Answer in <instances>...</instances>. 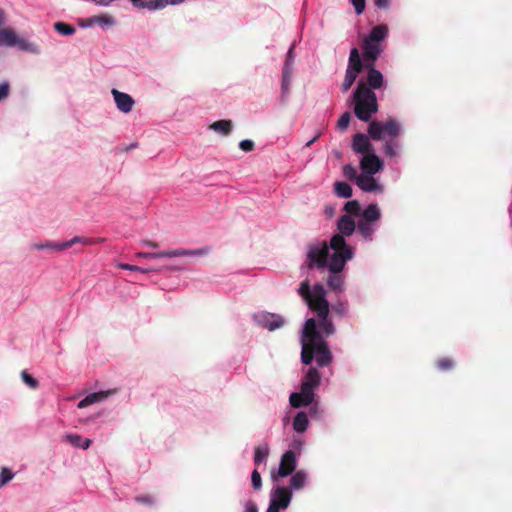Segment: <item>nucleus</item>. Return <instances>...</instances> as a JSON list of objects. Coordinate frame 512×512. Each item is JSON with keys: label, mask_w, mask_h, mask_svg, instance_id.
Instances as JSON below:
<instances>
[{"label": "nucleus", "mask_w": 512, "mask_h": 512, "mask_svg": "<svg viewBox=\"0 0 512 512\" xmlns=\"http://www.w3.org/2000/svg\"><path fill=\"white\" fill-rule=\"evenodd\" d=\"M268 447L257 446L254 449V462L256 465H259L268 455Z\"/></svg>", "instance_id": "nucleus-35"}, {"label": "nucleus", "mask_w": 512, "mask_h": 512, "mask_svg": "<svg viewBox=\"0 0 512 512\" xmlns=\"http://www.w3.org/2000/svg\"><path fill=\"white\" fill-rule=\"evenodd\" d=\"M17 42L16 33L9 28L0 29V45L12 47Z\"/></svg>", "instance_id": "nucleus-24"}, {"label": "nucleus", "mask_w": 512, "mask_h": 512, "mask_svg": "<svg viewBox=\"0 0 512 512\" xmlns=\"http://www.w3.org/2000/svg\"><path fill=\"white\" fill-rule=\"evenodd\" d=\"M92 241H94L93 245L100 244V243H103L105 241V238H92Z\"/></svg>", "instance_id": "nucleus-61"}, {"label": "nucleus", "mask_w": 512, "mask_h": 512, "mask_svg": "<svg viewBox=\"0 0 512 512\" xmlns=\"http://www.w3.org/2000/svg\"><path fill=\"white\" fill-rule=\"evenodd\" d=\"M303 337L307 341H302L301 361L305 365H309L315 358L318 367L328 366L332 362L333 357L327 342L317 329L315 319L309 318L306 320L303 328Z\"/></svg>", "instance_id": "nucleus-1"}, {"label": "nucleus", "mask_w": 512, "mask_h": 512, "mask_svg": "<svg viewBox=\"0 0 512 512\" xmlns=\"http://www.w3.org/2000/svg\"><path fill=\"white\" fill-rule=\"evenodd\" d=\"M356 184L361 190L365 192L380 190V186L370 174L359 175Z\"/></svg>", "instance_id": "nucleus-19"}, {"label": "nucleus", "mask_w": 512, "mask_h": 512, "mask_svg": "<svg viewBox=\"0 0 512 512\" xmlns=\"http://www.w3.org/2000/svg\"><path fill=\"white\" fill-rule=\"evenodd\" d=\"M388 28L385 25H378L372 28L364 38L362 49L365 66L375 65L377 59L383 52L381 42L387 37Z\"/></svg>", "instance_id": "nucleus-5"}, {"label": "nucleus", "mask_w": 512, "mask_h": 512, "mask_svg": "<svg viewBox=\"0 0 512 512\" xmlns=\"http://www.w3.org/2000/svg\"><path fill=\"white\" fill-rule=\"evenodd\" d=\"M298 293L305 301H307L313 295V291L310 289V283L308 280H305L300 284Z\"/></svg>", "instance_id": "nucleus-37"}, {"label": "nucleus", "mask_w": 512, "mask_h": 512, "mask_svg": "<svg viewBox=\"0 0 512 512\" xmlns=\"http://www.w3.org/2000/svg\"><path fill=\"white\" fill-rule=\"evenodd\" d=\"M314 397L301 390L299 393H292L289 397V401L292 407L299 408L302 406H308L313 402Z\"/></svg>", "instance_id": "nucleus-20"}, {"label": "nucleus", "mask_w": 512, "mask_h": 512, "mask_svg": "<svg viewBox=\"0 0 512 512\" xmlns=\"http://www.w3.org/2000/svg\"><path fill=\"white\" fill-rule=\"evenodd\" d=\"M361 220L362 221H365V222H368V223H373V224H376V222L380 219L381 217V211L378 207L377 204L375 203H372V204H369L364 210L363 212L361 213Z\"/></svg>", "instance_id": "nucleus-21"}, {"label": "nucleus", "mask_w": 512, "mask_h": 512, "mask_svg": "<svg viewBox=\"0 0 512 512\" xmlns=\"http://www.w3.org/2000/svg\"><path fill=\"white\" fill-rule=\"evenodd\" d=\"M292 498L291 491L282 486L276 487L271 493L270 504L266 512H280L288 508Z\"/></svg>", "instance_id": "nucleus-8"}, {"label": "nucleus", "mask_w": 512, "mask_h": 512, "mask_svg": "<svg viewBox=\"0 0 512 512\" xmlns=\"http://www.w3.org/2000/svg\"><path fill=\"white\" fill-rule=\"evenodd\" d=\"M55 31L64 36L73 35L76 31L75 27L65 22H55L53 25Z\"/></svg>", "instance_id": "nucleus-33"}, {"label": "nucleus", "mask_w": 512, "mask_h": 512, "mask_svg": "<svg viewBox=\"0 0 512 512\" xmlns=\"http://www.w3.org/2000/svg\"><path fill=\"white\" fill-rule=\"evenodd\" d=\"M261 325L269 331H274L282 327L285 323L284 319L280 315L276 314H265L260 320Z\"/></svg>", "instance_id": "nucleus-18"}, {"label": "nucleus", "mask_w": 512, "mask_h": 512, "mask_svg": "<svg viewBox=\"0 0 512 512\" xmlns=\"http://www.w3.org/2000/svg\"><path fill=\"white\" fill-rule=\"evenodd\" d=\"M330 247L333 250V254L329 260L330 273L327 277V285L334 292H342L345 282L342 270L346 262L352 259L353 251L340 235H334L331 238Z\"/></svg>", "instance_id": "nucleus-2"}, {"label": "nucleus", "mask_w": 512, "mask_h": 512, "mask_svg": "<svg viewBox=\"0 0 512 512\" xmlns=\"http://www.w3.org/2000/svg\"><path fill=\"white\" fill-rule=\"evenodd\" d=\"M309 425L307 414L303 411L298 412L293 420V429L298 433H303Z\"/></svg>", "instance_id": "nucleus-25"}, {"label": "nucleus", "mask_w": 512, "mask_h": 512, "mask_svg": "<svg viewBox=\"0 0 512 512\" xmlns=\"http://www.w3.org/2000/svg\"><path fill=\"white\" fill-rule=\"evenodd\" d=\"M334 191L341 198H350L353 192L351 186L346 182H336L334 184Z\"/></svg>", "instance_id": "nucleus-32"}, {"label": "nucleus", "mask_w": 512, "mask_h": 512, "mask_svg": "<svg viewBox=\"0 0 512 512\" xmlns=\"http://www.w3.org/2000/svg\"><path fill=\"white\" fill-rule=\"evenodd\" d=\"M111 93L119 111L123 113H129L132 111L135 101L129 94L117 89H112Z\"/></svg>", "instance_id": "nucleus-11"}, {"label": "nucleus", "mask_w": 512, "mask_h": 512, "mask_svg": "<svg viewBox=\"0 0 512 512\" xmlns=\"http://www.w3.org/2000/svg\"><path fill=\"white\" fill-rule=\"evenodd\" d=\"M360 73L361 72H356L355 70H352L349 68L346 69L344 81L341 85V90L343 93L348 92V90L354 84V82L356 81V79Z\"/></svg>", "instance_id": "nucleus-31"}, {"label": "nucleus", "mask_w": 512, "mask_h": 512, "mask_svg": "<svg viewBox=\"0 0 512 512\" xmlns=\"http://www.w3.org/2000/svg\"><path fill=\"white\" fill-rule=\"evenodd\" d=\"M136 256L139 258H145V259H159V258L168 257V250L160 251V252H156V253L138 252V253H136Z\"/></svg>", "instance_id": "nucleus-38"}, {"label": "nucleus", "mask_w": 512, "mask_h": 512, "mask_svg": "<svg viewBox=\"0 0 512 512\" xmlns=\"http://www.w3.org/2000/svg\"><path fill=\"white\" fill-rule=\"evenodd\" d=\"M329 248L331 247L330 245L328 246L326 242H320L317 244L310 245L307 252L308 268L311 269L316 267L318 269H322L327 266L329 267Z\"/></svg>", "instance_id": "nucleus-6"}, {"label": "nucleus", "mask_w": 512, "mask_h": 512, "mask_svg": "<svg viewBox=\"0 0 512 512\" xmlns=\"http://www.w3.org/2000/svg\"><path fill=\"white\" fill-rule=\"evenodd\" d=\"M141 244L143 245H146V246H149L151 248H157L158 247V243L154 242V241H151V240H142L141 241Z\"/></svg>", "instance_id": "nucleus-60"}, {"label": "nucleus", "mask_w": 512, "mask_h": 512, "mask_svg": "<svg viewBox=\"0 0 512 512\" xmlns=\"http://www.w3.org/2000/svg\"><path fill=\"white\" fill-rule=\"evenodd\" d=\"M10 94V84L8 82H3L0 84V102L6 99Z\"/></svg>", "instance_id": "nucleus-49"}, {"label": "nucleus", "mask_w": 512, "mask_h": 512, "mask_svg": "<svg viewBox=\"0 0 512 512\" xmlns=\"http://www.w3.org/2000/svg\"><path fill=\"white\" fill-rule=\"evenodd\" d=\"M319 328L321 329L322 337H329L335 333V326L328 316L319 317Z\"/></svg>", "instance_id": "nucleus-28"}, {"label": "nucleus", "mask_w": 512, "mask_h": 512, "mask_svg": "<svg viewBox=\"0 0 512 512\" xmlns=\"http://www.w3.org/2000/svg\"><path fill=\"white\" fill-rule=\"evenodd\" d=\"M364 67H365V61L363 60V62H362L358 49L352 48L350 51L347 68L355 70L356 72H362Z\"/></svg>", "instance_id": "nucleus-22"}, {"label": "nucleus", "mask_w": 512, "mask_h": 512, "mask_svg": "<svg viewBox=\"0 0 512 512\" xmlns=\"http://www.w3.org/2000/svg\"><path fill=\"white\" fill-rule=\"evenodd\" d=\"M251 483L255 490H259L262 486L261 475L256 469L251 474Z\"/></svg>", "instance_id": "nucleus-45"}, {"label": "nucleus", "mask_w": 512, "mask_h": 512, "mask_svg": "<svg viewBox=\"0 0 512 512\" xmlns=\"http://www.w3.org/2000/svg\"><path fill=\"white\" fill-rule=\"evenodd\" d=\"M338 230L340 233L338 235L345 237L350 236L356 229V224L354 220L349 215H342L337 223ZM345 240V238H343Z\"/></svg>", "instance_id": "nucleus-17"}, {"label": "nucleus", "mask_w": 512, "mask_h": 512, "mask_svg": "<svg viewBox=\"0 0 512 512\" xmlns=\"http://www.w3.org/2000/svg\"><path fill=\"white\" fill-rule=\"evenodd\" d=\"M90 22L105 26H112L115 23L114 18L109 15L94 16L90 18Z\"/></svg>", "instance_id": "nucleus-36"}, {"label": "nucleus", "mask_w": 512, "mask_h": 512, "mask_svg": "<svg viewBox=\"0 0 512 512\" xmlns=\"http://www.w3.org/2000/svg\"><path fill=\"white\" fill-rule=\"evenodd\" d=\"M21 378L30 388L36 389L38 387V381L26 371L21 372Z\"/></svg>", "instance_id": "nucleus-43"}, {"label": "nucleus", "mask_w": 512, "mask_h": 512, "mask_svg": "<svg viewBox=\"0 0 512 512\" xmlns=\"http://www.w3.org/2000/svg\"><path fill=\"white\" fill-rule=\"evenodd\" d=\"M293 64L292 62H285L282 69V78L291 79L293 76Z\"/></svg>", "instance_id": "nucleus-46"}, {"label": "nucleus", "mask_w": 512, "mask_h": 512, "mask_svg": "<svg viewBox=\"0 0 512 512\" xmlns=\"http://www.w3.org/2000/svg\"><path fill=\"white\" fill-rule=\"evenodd\" d=\"M352 4L357 14H361L365 8V0H352Z\"/></svg>", "instance_id": "nucleus-53"}, {"label": "nucleus", "mask_w": 512, "mask_h": 512, "mask_svg": "<svg viewBox=\"0 0 512 512\" xmlns=\"http://www.w3.org/2000/svg\"><path fill=\"white\" fill-rule=\"evenodd\" d=\"M375 65L365 66L367 69V82L365 83L371 90L379 89L383 84L382 73L374 68Z\"/></svg>", "instance_id": "nucleus-16"}, {"label": "nucleus", "mask_w": 512, "mask_h": 512, "mask_svg": "<svg viewBox=\"0 0 512 512\" xmlns=\"http://www.w3.org/2000/svg\"><path fill=\"white\" fill-rule=\"evenodd\" d=\"M348 304L346 302H337L332 306V311L339 315V316H345L348 313Z\"/></svg>", "instance_id": "nucleus-41"}, {"label": "nucleus", "mask_w": 512, "mask_h": 512, "mask_svg": "<svg viewBox=\"0 0 512 512\" xmlns=\"http://www.w3.org/2000/svg\"><path fill=\"white\" fill-rule=\"evenodd\" d=\"M91 445V440L88 438H83V441L80 443L79 447L83 449H88Z\"/></svg>", "instance_id": "nucleus-59"}, {"label": "nucleus", "mask_w": 512, "mask_h": 512, "mask_svg": "<svg viewBox=\"0 0 512 512\" xmlns=\"http://www.w3.org/2000/svg\"><path fill=\"white\" fill-rule=\"evenodd\" d=\"M285 62H292L294 64V46L290 47Z\"/></svg>", "instance_id": "nucleus-57"}, {"label": "nucleus", "mask_w": 512, "mask_h": 512, "mask_svg": "<svg viewBox=\"0 0 512 512\" xmlns=\"http://www.w3.org/2000/svg\"><path fill=\"white\" fill-rule=\"evenodd\" d=\"M383 166L382 161L374 153L365 154L360 161V168L366 174L373 175Z\"/></svg>", "instance_id": "nucleus-9"}, {"label": "nucleus", "mask_w": 512, "mask_h": 512, "mask_svg": "<svg viewBox=\"0 0 512 512\" xmlns=\"http://www.w3.org/2000/svg\"><path fill=\"white\" fill-rule=\"evenodd\" d=\"M351 115L349 112H345L341 115L338 120L337 126L340 130H345L350 124Z\"/></svg>", "instance_id": "nucleus-44"}, {"label": "nucleus", "mask_w": 512, "mask_h": 512, "mask_svg": "<svg viewBox=\"0 0 512 512\" xmlns=\"http://www.w3.org/2000/svg\"><path fill=\"white\" fill-rule=\"evenodd\" d=\"M369 137L363 133L355 134L352 141L353 150L356 153H370L372 151V144Z\"/></svg>", "instance_id": "nucleus-15"}, {"label": "nucleus", "mask_w": 512, "mask_h": 512, "mask_svg": "<svg viewBox=\"0 0 512 512\" xmlns=\"http://www.w3.org/2000/svg\"><path fill=\"white\" fill-rule=\"evenodd\" d=\"M57 244L58 243H56V245ZM54 246H55V244L47 242L45 244H40V245L39 244H35L33 246V248L36 249V250H42V249H46V248L55 249Z\"/></svg>", "instance_id": "nucleus-55"}, {"label": "nucleus", "mask_w": 512, "mask_h": 512, "mask_svg": "<svg viewBox=\"0 0 512 512\" xmlns=\"http://www.w3.org/2000/svg\"><path fill=\"white\" fill-rule=\"evenodd\" d=\"M185 0H170V4L172 5H177V4H180L182 2H184Z\"/></svg>", "instance_id": "nucleus-64"}, {"label": "nucleus", "mask_w": 512, "mask_h": 512, "mask_svg": "<svg viewBox=\"0 0 512 512\" xmlns=\"http://www.w3.org/2000/svg\"><path fill=\"white\" fill-rule=\"evenodd\" d=\"M210 252V246H204L197 249L177 248L168 250V258L181 256L203 257L207 256Z\"/></svg>", "instance_id": "nucleus-13"}, {"label": "nucleus", "mask_w": 512, "mask_h": 512, "mask_svg": "<svg viewBox=\"0 0 512 512\" xmlns=\"http://www.w3.org/2000/svg\"><path fill=\"white\" fill-rule=\"evenodd\" d=\"M66 440L75 447H79L83 441V437L78 434H68L65 436Z\"/></svg>", "instance_id": "nucleus-47"}, {"label": "nucleus", "mask_w": 512, "mask_h": 512, "mask_svg": "<svg viewBox=\"0 0 512 512\" xmlns=\"http://www.w3.org/2000/svg\"><path fill=\"white\" fill-rule=\"evenodd\" d=\"M115 393H117V389H109L106 391L91 393L78 403V408H85L93 403L103 401Z\"/></svg>", "instance_id": "nucleus-14"}, {"label": "nucleus", "mask_w": 512, "mask_h": 512, "mask_svg": "<svg viewBox=\"0 0 512 512\" xmlns=\"http://www.w3.org/2000/svg\"><path fill=\"white\" fill-rule=\"evenodd\" d=\"M93 242L94 241H92V238L76 236L69 241L57 244L54 247H55V250L62 251V250L70 248L71 246H73L76 243H81L83 245H93Z\"/></svg>", "instance_id": "nucleus-23"}, {"label": "nucleus", "mask_w": 512, "mask_h": 512, "mask_svg": "<svg viewBox=\"0 0 512 512\" xmlns=\"http://www.w3.org/2000/svg\"><path fill=\"white\" fill-rule=\"evenodd\" d=\"M16 45L21 49V50H31V44L24 40V39H20L18 36H17V42H16Z\"/></svg>", "instance_id": "nucleus-54"}, {"label": "nucleus", "mask_w": 512, "mask_h": 512, "mask_svg": "<svg viewBox=\"0 0 512 512\" xmlns=\"http://www.w3.org/2000/svg\"><path fill=\"white\" fill-rule=\"evenodd\" d=\"M215 132L221 133L225 136L229 135L232 131L233 125L231 120H218L209 126Z\"/></svg>", "instance_id": "nucleus-27"}, {"label": "nucleus", "mask_w": 512, "mask_h": 512, "mask_svg": "<svg viewBox=\"0 0 512 512\" xmlns=\"http://www.w3.org/2000/svg\"><path fill=\"white\" fill-rule=\"evenodd\" d=\"M374 4L380 9H388L389 6L388 0H374Z\"/></svg>", "instance_id": "nucleus-56"}, {"label": "nucleus", "mask_w": 512, "mask_h": 512, "mask_svg": "<svg viewBox=\"0 0 512 512\" xmlns=\"http://www.w3.org/2000/svg\"><path fill=\"white\" fill-rule=\"evenodd\" d=\"M375 224L368 223L362 220H359L357 224L358 232L363 236L365 240H372L373 234L375 232Z\"/></svg>", "instance_id": "nucleus-29"}, {"label": "nucleus", "mask_w": 512, "mask_h": 512, "mask_svg": "<svg viewBox=\"0 0 512 512\" xmlns=\"http://www.w3.org/2000/svg\"><path fill=\"white\" fill-rule=\"evenodd\" d=\"M320 380L321 375L318 370L310 367L302 381L301 390L314 397V389L320 384Z\"/></svg>", "instance_id": "nucleus-10"}, {"label": "nucleus", "mask_w": 512, "mask_h": 512, "mask_svg": "<svg viewBox=\"0 0 512 512\" xmlns=\"http://www.w3.org/2000/svg\"><path fill=\"white\" fill-rule=\"evenodd\" d=\"M454 364H455L454 360L449 357H443L436 361V367L440 371H444V372L451 370L454 367Z\"/></svg>", "instance_id": "nucleus-34"}, {"label": "nucleus", "mask_w": 512, "mask_h": 512, "mask_svg": "<svg viewBox=\"0 0 512 512\" xmlns=\"http://www.w3.org/2000/svg\"><path fill=\"white\" fill-rule=\"evenodd\" d=\"M344 210L348 214L358 215L360 211V204L357 200H351L345 203Z\"/></svg>", "instance_id": "nucleus-39"}, {"label": "nucleus", "mask_w": 512, "mask_h": 512, "mask_svg": "<svg viewBox=\"0 0 512 512\" xmlns=\"http://www.w3.org/2000/svg\"><path fill=\"white\" fill-rule=\"evenodd\" d=\"M255 144L252 140L246 139L239 143V148L244 152H250L254 149Z\"/></svg>", "instance_id": "nucleus-48"}, {"label": "nucleus", "mask_w": 512, "mask_h": 512, "mask_svg": "<svg viewBox=\"0 0 512 512\" xmlns=\"http://www.w3.org/2000/svg\"><path fill=\"white\" fill-rule=\"evenodd\" d=\"M14 477L12 471L6 467H3L0 472V488L11 481Z\"/></svg>", "instance_id": "nucleus-40"}, {"label": "nucleus", "mask_w": 512, "mask_h": 512, "mask_svg": "<svg viewBox=\"0 0 512 512\" xmlns=\"http://www.w3.org/2000/svg\"><path fill=\"white\" fill-rule=\"evenodd\" d=\"M400 131V123L394 118H390L386 122L374 120L371 121L368 126V134L371 139L379 141L384 140L385 137L389 138L385 141L383 146L385 154L389 157L397 155V149L399 148L397 138L400 135Z\"/></svg>", "instance_id": "nucleus-3"}, {"label": "nucleus", "mask_w": 512, "mask_h": 512, "mask_svg": "<svg viewBox=\"0 0 512 512\" xmlns=\"http://www.w3.org/2000/svg\"><path fill=\"white\" fill-rule=\"evenodd\" d=\"M307 482V474L299 470L290 479V486L294 490L302 489Z\"/></svg>", "instance_id": "nucleus-30"}, {"label": "nucleus", "mask_w": 512, "mask_h": 512, "mask_svg": "<svg viewBox=\"0 0 512 512\" xmlns=\"http://www.w3.org/2000/svg\"><path fill=\"white\" fill-rule=\"evenodd\" d=\"M168 4H170V0H138L136 3H134V6L153 10L163 8Z\"/></svg>", "instance_id": "nucleus-26"}, {"label": "nucleus", "mask_w": 512, "mask_h": 512, "mask_svg": "<svg viewBox=\"0 0 512 512\" xmlns=\"http://www.w3.org/2000/svg\"><path fill=\"white\" fill-rule=\"evenodd\" d=\"M317 139H318V135H317V136H315L314 138H312L310 141H308V142L306 143V146H307V147L311 146V145H312V144H313Z\"/></svg>", "instance_id": "nucleus-63"}, {"label": "nucleus", "mask_w": 512, "mask_h": 512, "mask_svg": "<svg viewBox=\"0 0 512 512\" xmlns=\"http://www.w3.org/2000/svg\"><path fill=\"white\" fill-rule=\"evenodd\" d=\"M343 175L349 180H355L357 182V178L359 175L357 174V170L350 164H347L343 167Z\"/></svg>", "instance_id": "nucleus-42"}, {"label": "nucleus", "mask_w": 512, "mask_h": 512, "mask_svg": "<svg viewBox=\"0 0 512 512\" xmlns=\"http://www.w3.org/2000/svg\"><path fill=\"white\" fill-rule=\"evenodd\" d=\"M354 114L364 122L371 120L372 116L378 111V102L373 90L361 80L358 82L353 92Z\"/></svg>", "instance_id": "nucleus-4"}, {"label": "nucleus", "mask_w": 512, "mask_h": 512, "mask_svg": "<svg viewBox=\"0 0 512 512\" xmlns=\"http://www.w3.org/2000/svg\"><path fill=\"white\" fill-rule=\"evenodd\" d=\"M119 268L125 269V270H131V271H139L142 273H146L149 271L148 269H143L139 266L130 265V264H119Z\"/></svg>", "instance_id": "nucleus-52"}, {"label": "nucleus", "mask_w": 512, "mask_h": 512, "mask_svg": "<svg viewBox=\"0 0 512 512\" xmlns=\"http://www.w3.org/2000/svg\"><path fill=\"white\" fill-rule=\"evenodd\" d=\"M306 302L309 308L316 312L318 317L329 315V303L326 299L325 288L322 285H314L313 295Z\"/></svg>", "instance_id": "nucleus-7"}, {"label": "nucleus", "mask_w": 512, "mask_h": 512, "mask_svg": "<svg viewBox=\"0 0 512 512\" xmlns=\"http://www.w3.org/2000/svg\"><path fill=\"white\" fill-rule=\"evenodd\" d=\"M135 501L137 503L144 504V505H152L154 503L153 498L148 494L137 496L135 498Z\"/></svg>", "instance_id": "nucleus-51"}, {"label": "nucleus", "mask_w": 512, "mask_h": 512, "mask_svg": "<svg viewBox=\"0 0 512 512\" xmlns=\"http://www.w3.org/2000/svg\"><path fill=\"white\" fill-rule=\"evenodd\" d=\"M291 79L282 78L281 92L283 100L288 96L290 91Z\"/></svg>", "instance_id": "nucleus-50"}, {"label": "nucleus", "mask_w": 512, "mask_h": 512, "mask_svg": "<svg viewBox=\"0 0 512 512\" xmlns=\"http://www.w3.org/2000/svg\"><path fill=\"white\" fill-rule=\"evenodd\" d=\"M296 468V454L292 450L286 451L280 461L278 475L286 477L290 475Z\"/></svg>", "instance_id": "nucleus-12"}, {"label": "nucleus", "mask_w": 512, "mask_h": 512, "mask_svg": "<svg viewBox=\"0 0 512 512\" xmlns=\"http://www.w3.org/2000/svg\"><path fill=\"white\" fill-rule=\"evenodd\" d=\"M246 512H258L257 505L254 502H249L246 506Z\"/></svg>", "instance_id": "nucleus-58"}, {"label": "nucleus", "mask_w": 512, "mask_h": 512, "mask_svg": "<svg viewBox=\"0 0 512 512\" xmlns=\"http://www.w3.org/2000/svg\"><path fill=\"white\" fill-rule=\"evenodd\" d=\"M3 24H4V12L0 8V26H2Z\"/></svg>", "instance_id": "nucleus-62"}]
</instances>
